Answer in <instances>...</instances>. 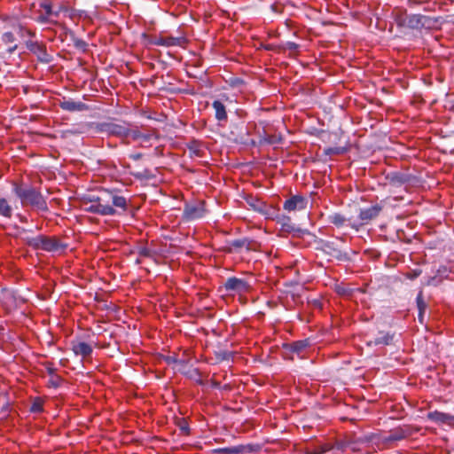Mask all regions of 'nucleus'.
<instances>
[{
	"instance_id": "nucleus-14",
	"label": "nucleus",
	"mask_w": 454,
	"mask_h": 454,
	"mask_svg": "<svg viewBox=\"0 0 454 454\" xmlns=\"http://www.w3.org/2000/svg\"><path fill=\"white\" fill-rule=\"evenodd\" d=\"M382 210V207L376 204L368 208L360 209L359 219L364 222L376 218Z\"/></svg>"
},
{
	"instance_id": "nucleus-28",
	"label": "nucleus",
	"mask_w": 454,
	"mask_h": 454,
	"mask_svg": "<svg viewBox=\"0 0 454 454\" xmlns=\"http://www.w3.org/2000/svg\"><path fill=\"white\" fill-rule=\"evenodd\" d=\"M306 347L304 341H297L291 345V349L294 352L300 353Z\"/></svg>"
},
{
	"instance_id": "nucleus-43",
	"label": "nucleus",
	"mask_w": 454,
	"mask_h": 454,
	"mask_svg": "<svg viewBox=\"0 0 454 454\" xmlns=\"http://www.w3.org/2000/svg\"><path fill=\"white\" fill-rule=\"evenodd\" d=\"M175 360H177V359H176V357H174V356H168V357H167V362H168V364H175Z\"/></svg>"
},
{
	"instance_id": "nucleus-7",
	"label": "nucleus",
	"mask_w": 454,
	"mask_h": 454,
	"mask_svg": "<svg viewBox=\"0 0 454 454\" xmlns=\"http://www.w3.org/2000/svg\"><path fill=\"white\" fill-rule=\"evenodd\" d=\"M205 215L204 203L188 204L184 209V217L189 220H196L203 217Z\"/></svg>"
},
{
	"instance_id": "nucleus-13",
	"label": "nucleus",
	"mask_w": 454,
	"mask_h": 454,
	"mask_svg": "<svg viewBox=\"0 0 454 454\" xmlns=\"http://www.w3.org/2000/svg\"><path fill=\"white\" fill-rule=\"evenodd\" d=\"M60 107L68 112H82L88 109V106L81 101L64 99L59 103Z\"/></svg>"
},
{
	"instance_id": "nucleus-30",
	"label": "nucleus",
	"mask_w": 454,
	"mask_h": 454,
	"mask_svg": "<svg viewBox=\"0 0 454 454\" xmlns=\"http://www.w3.org/2000/svg\"><path fill=\"white\" fill-rule=\"evenodd\" d=\"M30 411L32 412H35V413L42 411H43V403H42V402L40 400H35L32 403V405L30 407Z\"/></svg>"
},
{
	"instance_id": "nucleus-5",
	"label": "nucleus",
	"mask_w": 454,
	"mask_h": 454,
	"mask_svg": "<svg viewBox=\"0 0 454 454\" xmlns=\"http://www.w3.org/2000/svg\"><path fill=\"white\" fill-rule=\"evenodd\" d=\"M27 48L36 55L38 60L44 64H49L52 60V57L48 54L46 47L37 42L28 41L26 43Z\"/></svg>"
},
{
	"instance_id": "nucleus-1",
	"label": "nucleus",
	"mask_w": 454,
	"mask_h": 454,
	"mask_svg": "<svg viewBox=\"0 0 454 454\" xmlns=\"http://www.w3.org/2000/svg\"><path fill=\"white\" fill-rule=\"evenodd\" d=\"M12 192L20 199L23 207H31L37 212L49 211L46 199L37 188L24 183H14Z\"/></svg>"
},
{
	"instance_id": "nucleus-17",
	"label": "nucleus",
	"mask_w": 454,
	"mask_h": 454,
	"mask_svg": "<svg viewBox=\"0 0 454 454\" xmlns=\"http://www.w3.org/2000/svg\"><path fill=\"white\" fill-rule=\"evenodd\" d=\"M281 141L282 137L280 135L268 134L266 131H263V133L260 135L261 145H278L281 143Z\"/></svg>"
},
{
	"instance_id": "nucleus-18",
	"label": "nucleus",
	"mask_w": 454,
	"mask_h": 454,
	"mask_svg": "<svg viewBox=\"0 0 454 454\" xmlns=\"http://www.w3.org/2000/svg\"><path fill=\"white\" fill-rule=\"evenodd\" d=\"M176 369L183 374L189 375L190 377L199 376L197 369H188L187 364L184 360H175Z\"/></svg>"
},
{
	"instance_id": "nucleus-29",
	"label": "nucleus",
	"mask_w": 454,
	"mask_h": 454,
	"mask_svg": "<svg viewBox=\"0 0 454 454\" xmlns=\"http://www.w3.org/2000/svg\"><path fill=\"white\" fill-rule=\"evenodd\" d=\"M282 226L285 228L287 231H294V227L290 223V218L284 216L281 221Z\"/></svg>"
},
{
	"instance_id": "nucleus-47",
	"label": "nucleus",
	"mask_w": 454,
	"mask_h": 454,
	"mask_svg": "<svg viewBox=\"0 0 454 454\" xmlns=\"http://www.w3.org/2000/svg\"><path fill=\"white\" fill-rule=\"evenodd\" d=\"M58 16H59V12L53 10V13H51V17H58Z\"/></svg>"
},
{
	"instance_id": "nucleus-32",
	"label": "nucleus",
	"mask_w": 454,
	"mask_h": 454,
	"mask_svg": "<svg viewBox=\"0 0 454 454\" xmlns=\"http://www.w3.org/2000/svg\"><path fill=\"white\" fill-rule=\"evenodd\" d=\"M3 41L5 43H12L15 41L14 35L11 32H6L3 35Z\"/></svg>"
},
{
	"instance_id": "nucleus-49",
	"label": "nucleus",
	"mask_w": 454,
	"mask_h": 454,
	"mask_svg": "<svg viewBox=\"0 0 454 454\" xmlns=\"http://www.w3.org/2000/svg\"><path fill=\"white\" fill-rule=\"evenodd\" d=\"M20 220H21L22 222H27V218H26V217H24V216H20Z\"/></svg>"
},
{
	"instance_id": "nucleus-37",
	"label": "nucleus",
	"mask_w": 454,
	"mask_h": 454,
	"mask_svg": "<svg viewBox=\"0 0 454 454\" xmlns=\"http://www.w3.org/2000/svg\"><path fill=\"white\" fill-rule=\"evenodd\" d=\"M41 6L43 8V10L45 11V13L47 15L51 16V13H53V10H52L51 4L43 3L41 4Z\"/></svg>"
},
{
	"instance_id": "nucleus-9",
	"label": "nucleus",
	"mask_w": 454,
	"mask_h": 454,
	"mask_svg": "<svg viewBox=\"0 0 454 454\" xmlns=\"http://www.w3.org/2000/svg\"><path fill=\"white\" fill-rule=\"evenodd\" d=\"M186 42L185 38L183 36L174 37V36H159L155 37L152 43L154 45H161V46H181Z\"/></svg>"
},
{
	"instance_id": "nucleus-12",
	"label": "nucleus",
	"mask_w": 454,
	"mask_h": 454,
	"mask_svg": "<svg viewBox=\"0 0 454 454\" xmlns=\"http://www.w3.org/2000/svg\"><path fill=\"white\" fill-rule=\"evenodd\" d=\"M395 335L389 332H379L373 340L367 342L368 346H388L393 343Z\"/></svg>"
},
{
	"instance_id": "nucleus-4",
	"label": "nucleus",
	"mask_w": 454,
	"mask_h": 454,
	"mask_svg": "<svg viewBox=\"0 0 454 454\" xmlns=\"http://www.w3.org/2000/svg\"><path fill=\"white\" fill-rule=\"evenodd\" d=\"M101 130L119 137H127L130 133V129L126 123L105 122L101 124Z\"/></svg>"
},
{
	"instance_id": "nucleus-39",
	"label": "nucleus",
	"mask_w": 454,
	"mask_h": 454,
	"mask_svg": "<svg viewBox=\"0 0 454 454\" xmlns=\"http://www.w3.org/2000/svg\"><path fill=\"white\" fill-rule=\"evenodd\" d=\"M420 274H421L420 270H412V272L409 273L407 275V277L411 279H414V278H418Z\"/></svg>"
},
{
	"instance_id": "nucleus-46",
	"label": "nucleus",
	"mask_w": 454,
	"mask_h": 454,
	"mask_svg": "<svg viewBox=\"0 0 454 454\" xmlns=\"http://www.w3.org/2000/svg\"><path fill=\"white\" fill-rule=\"evenodd\" d=\"M141 138H143L145 141H148L151 138L150 135L142 134Z\"/></svg>"
},
{
	"instance_id": "nucleus-45",
	"label": "nucleus",
	"mask_w": 454,
	"mask_h": 454,
	"mask_svg": "<svg viewBox=\"0 0 454 454\" xmlns=\"http://www.w3.org/2000/svg\"><path fill=\"white\" fill-rule=\"evenodd\" d=\"M180 428H181L182 431H184L185 433H188L189 428H188V426L186 424L182 425L180 427Z\"/></svg>"
},
{
	"instance_id": "nucleus-44",
	"label": "nucleus",
	"mask_w": 454,
	"mask_h": 454,
	"mask_svg": "<svg viewBox=\"0 0 454 454\" xmlns=\"http://www.w3.org/2000/svg\"><path fill=\"white\" fill-rule=\"evenodd\" d=\"M16 49H17V45H16V44L12 45V46H10V47L8 48V52H9V53H12V52H14V51H15V50H16Z\"/></svg>"
},
{
	"instance_id": "nucleus-34",
	"label": "nucleus",
	"mask_w": 454,
	"mask_h": 454,
	"mask_svg": "<svg viewBox=\"0 0 454 454\" xmlns=\"http://www.w3.org/2000/svg\"><path fill=\"white\" fill-rule=\"evenodd\" d=\"M74 46L77 49H81L82 51H85V49L87 47V43L83 40H82V39H75L74 40Z\"/></svg>"
},
{
	"instance_id": "nucleus-23",
	"label": "nucleus",
	"mask_w": 454,
	"mask_h": 454,
	"mask_svg": "<svg viewBox=\"0 0 454 454\" xmlns=\"http://www.w3.org/2000/svg\"><path fill=\"white\" fill-rule=\"evenodd\" d=\"M111 200L113 206L121 208L124 211L127 209V200L123 196L112 195Z\"/></svg>"
},
{
	"instance_id": "nucleus-35",
	"label": "nucleus",
	"mask_w": 454,
	"mask_h": 454,
	"mask_svg": "<svg viewBox=\"0 0 454 454\" xmlns=\"http://www.w3.org/2000/svg\"><path fill=\"white\" fill-rule=\"evenodd\" d=\"M129 136H131L134 140H137L138 138H141L142 133L137 129H130Z\"/></svg>"
},
{
	"instance_id": "nucleus-15",
	"label": "nucleus",
	"mask_w": 454,
	"mask_h": 454,
	"mask_svg": "<svg viewBox=\"0 0 454 454\" xmlns=\"http://www.w3.org/2000/svg\"><path fill=\"white\" fill-rule=\"evenodd\" d=\"M427 418L436 423H442L447 425H454V415L443 413L440 411H432L427 414Z\"/></svg>"
},
{
	"instance_id": "nucleus-6",
	"label": "nucleus",
	"mask_w": 454,
	"mask_h": 454,
	"mask_svg": "<svg viewBox=\"0 0 454 454\" xmlns=\"http://www.w3.org/2000/svg\"><path fill=\"white\" fill-rule=\"evenodd\" d=\"M248 287L249 286L245 280L235 277L229 278L223 284L225 291L238 294L247 292Z\"/></svg>"
},
{
	"instance_id": "nucleus-22",
	"label": "nucleus",
	"mask_w": 454,
	"mask_h": 454,
	"mask_svg": "<svg viewBox=\"0 0 454 454\" xmlns=\"http://www.w3.org/2000/svg\"><path fill=\"white\" fill-rule=\"evenodd\" d=\"M12 214V207L8 201L1 198L0 199V215L5 217H11Z\"/></svg>"
},
{
	"instance_id": "nucleus-36",
	"label": "nucleus",
	"mask_w": 454,
	"mask_h": 454,
	"mask_svg": "<svg viewBox=\"0 0 454 454\" xmlns=\"http://www.w3.org/2000/svg\"><path fill=\"white\" fill-rule=\"evenodd\" d=\"M139 254L145 257H150L152 255V252L146 247H142L139 249Z\"/></svg>"
},
{
	"instance_id": "nucleus-10",
	"label": "nucleus",
	"mask_w": 454,
	"mask_h": 454,
	"mask_svg": "<svg viewBox=\"0 0 454 454\" xmlns=\"http://www.w3.org/2000/svg\"><path fill=\"white\" fill-rule=\"evenodd\" d=\"M307 200L301 195H294L284 203V209L287 211L301 210L306 207Z\"/></svg>"
},
{
	"instance_id": "nucleus-27",
	"label": "nucleus",
	"mask_w": 454,
	"mask_h": 454,
	"mask_svg": "<svg viewBox=\"0 0 454 454\" xmlns=\"http://www.w3.org/2000/svg\"><path fill=\"white\" fill-rule=\"evenodd\" d=\"M417 306H418V309H419V312H420V315L424 313L426 308H427V304L426 302L424 301L423 300V297H422V292L420 291L417 296Z\"/></svg>"
},
{
	"instance_id": "nucleus-31",
	"label": "nucleus",
	"mask_w": 454,
	"mask_h": 454,
	"mask_svg": "<svg viewBox=\"0 0 454 454\" xmlns=\"http://www.w3.org/2000/svg\"><path fill=\"white\" fill-rule=\"evenodd\" d=\"M36 20L42 24H47V23H51L53 22L51 20V16L47 15L46 13L44 14H40L37 18H36Z\"/></svg>"
},
{
	"instance_id": "nucleus-21",
	"label": "nucleus",
	"mask_w": 454,
	"mask_h": 454,
	"mask_svg": "<svg viewBox=\"0 0 454 454\" xmlns=\"http://www.w3.org/2000/svg\"><path fill=\"white\" fill-rule=\"evenodd\" d=\"M247 449V447H245L243 445H239V446L230 447V448L217 449V450H215V452L224 453V454H241Z\"/></svg>"
},
{
	"instance_id": "nucleus-2",
	"label": "nucleus",
	"mask_w": 454,
	"mask_h": 454,
	"mask_svg": "<svg viewBox=\"0 0 454 454\" xmlns=\"http://www.w3.org/2000/svg\"><path fill=\"white\" fill-rule=\"evenodd\" d=\"M29 242L30 247H32L33 248H41L48 252L57 251L59 248L63 247L57 239L43 235L34 237V239L30 240Z\"/></svg>"
},
{
	"instance_id": "nucleus-3",
	"label": "nucleus",
	"mask_w": 454,
	"mask_h": 454,
	"mask_svg": "<svg viewBox=\"0 0 454 454\" xmlns=\"http://www.w3.org/2000/svg\"><path fill=\"white\" fill-rule=\"evenodd\" d=\"M102 199L96 197L90 200L91 204L84 208L86 212L98 214L101 215H114L116 210L108 204H102Z\"/></svg>"
},
{
	"instance_id": "nucleus-40",
	"label": "nucleus",
	"mask_w": 454,
	"mask_h": 454,
	"mask_svg": "<svg viewBox=\"0 0 454 454\" xmlns=\"http://www.w3.org/2000/svg\"><path fill=\"white\" fill-rule=\"evenodd\" d=\"M244 83V81L240 78H234L233 80H231V85L232 86H235V87H238V86H240L241 84Z\"/></svg>"
},
{
	"instance_id": "nucleus-20",
	"label": "nucleus",
	"mask_w": 454,
	"mask_h": 454,
	"mask_svg": "<svg viewBox=\"0 0 454 454\" xmlns=\"http://www.w3.org/2000/svg\"><path fill=\"white\" fill-rule=\"evenodd\" d=\"M212 106L215 111V118L218 121H225L227 119V113L224 105L219 100H215Z\"/></svg>"
},
{
	"instance_id": "nucleus-16",
	"label": "nucleus",
	"mask_w": 454,
	"mask_h": 454,
	"mask_svg": "<svg viewBox=\"0 0 454 454\" xmlns=\"http://www.w3.org/2000/svg\"><path fill=\"white\" fill-rule=\"evenodd\" d=\"M387 178L392 184L401 185L410 183L412 179V176L403 172H392L388 174Z\"/></svg>"
},
{
	"instance_id": "nucleus-25",
	"label": "nucleus",
	"mask_w": 454,
	"mask_h": 454,
	"mask_svg": "<svg viewBox=\"0 0 454 454\" xmlns=\"http://www.w3.org/2000/svg\"><path fill=\"white\" fill-rule=\"evenodd\" d=\"M252 240L248 239H235L231 242V247L235 248H241L246 247L247 249H251Z\"/></svg>"
},
{
	"instance_id": "nucleus-48",
	"label": "nucleus",
	"mask_w": 454,
	"mask_h": 454,
	"mask_svg": "<svg viewBox=\"0 0 454 454\" xmlns=\"http://www.w3.org/2000/svg\"><path fill=\"white\" fill-rule=\"evenodd\" d=\"M419 320L420 322H422V320H423V314H421V316H420V312L419 313Z\"/></svg>"
},
{
	"instance_id": "nucleus-26",
	"label": "nucleus",
	"mask_w": 454,
	"mask_h": 454,
	"mask_svg": "<svg viewBox=\"0 0 454 454\" xmlns=\"http://www.w3.org/2000/svg\"><path fill=\"white\" fill-rule=\"evenodd\" d=\"M17 229V236L22 240L24 241L26 244H27L28 246H30V240H33L34 238H30L28 236H27V231L24 228H20V227H16Z\"/></svg>"
},
{
	"instance_id": "nucleus-19",
	"label": "nucleus",
	"mask_w": 454,
	"mask_h": 454,
	"mask_svg": "<svg viewBox=\"0 0 454 454\" xmlns=\"http://www.w3.org/2000/svg\"><path fill=\"white\" fill-rule=\"evenodd\" d=\"M73 351L76 355L85 357L92 353V348L86 342H78L73 345Z\"/></svg>"
},
{
	"instance_id": "nucleus-8",
	"label": "nucleus",
	"mask_w": 454,
	"mask_h": 454,
	"mask_svg": "<svg viewBox=\"0 0 454 454\" xmlns=\"http://www.w3.org/2000/svg\"><path fill=\"white\" fill-rule=\"evenodd\" d=\"M323 251L339 261H344L348 258L347 254L334 242L325 241L323 244Z\"/></svg>"
},
{
	"instance_id": "nucleus-38",
	"label": "nucleus",
	"mask_w": 454,
	"mask_h": 454,
	"mask_svg": "<svg viewBox=\"0 0 454 454\" xmlns=\"http://www.w3.org/2000/svg\"><path fill=\"white\" fill-rule=\"evenodd\" d=\"M298 47V44L294 42H287L286 44V48L290 51H296Z\"/></svg>"
},
{
	"instance_id": "nucleus-11",
	"label": "nucleus",
	"mask_w": 454,
	"mask_h": 454,
	"mask_svg": "<svg viewBox=\"0 0 454 454\" xmlns=\"http://www.w3.org/2000/svg\"><path fill=\"white\" fill-rule=\"evenodd\" d=\"M430 19L421 14H411L407 17V27L412 29H420L429 26Z\"/></svg>"
},
{
	"instance_id": "nucleus-33",
	"label": "nucleus",
	"mask_w": 454,
	"mask_h": 454,
	"mask_svg": "<svg viewBox=\"0 0 454 454\" xmlns=\"http://www.w3.org/2000/svg\"><path fill=\"white\" fill-rule=\"evenodd\" d=\"M342 153V149L340 147H329L325 149V154L332 155V154H339Z\"/></svg>"
},
{
	"instance_id": "nucleus-42",
	"label": "nucleus",
	"mask_w": 454,
	"mask_h": 454,
	"mask_svg": "<svg viewBox=\"0 0 454 454\" xmlns=\"http://www.w3.org/2000/svg\"><path fill=\"white\" fill-rule=\"evenodd\" d=\"M142 156H143V155H142V153H133V154H131V155H130V158H131L132 160H140V159L142 158Z\"/></svg>"
},
{
	"instance_id": "nucleus-41",
	"label": "nucleus",
	"mask_w": 454,
	"mask_h": 454,
	"mask_svg": "<svg viewBox=\"0 0 454 454\" xmlns=\"http://www.w3.org/2000/svg\"><path fill=\"white\" fill-rule=\"evenodd\" d=\"M257 204L255 203H253L251 204V206L255 209V210H258V211H262V207H264V204L259 200L256 201Z\"/></svg>"
},
{
	"instance_id": "nucleus-24",
	"label": "nucleus",
	"mask_w": 454,
	"mask_h": 454,
	"mask_svg": "<svg viewBox=\"0 0 454 454\" xmlns=\"http://www.w3.org/2000/svg\"><path fill=\"white\" fill-rule=\"evenodd\" d=\"M328 221L335 226L340 227L345 223L346 218L339 213H334L328 216Z\"/></svg>"
}]
</instances>
